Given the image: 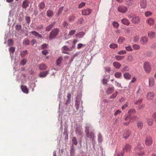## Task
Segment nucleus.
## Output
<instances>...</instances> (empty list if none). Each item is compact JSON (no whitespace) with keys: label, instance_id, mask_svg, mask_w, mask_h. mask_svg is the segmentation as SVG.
Returning <instances> with one entry per match:
<instances>
[{"label":"nucleus","instance_id":"11","mask_svg":"<svg viewBox=\"0 0 156 156\" xmlns=\"http://www.w3.org/2000/svg\"><path fill=\"white\" fill-rule=\"evenodd\" d=\"M154 78L152 77H150L149 80V87H153L154 85Z\"/></svg>","mask_w":156,"mask_h":156},{"label":"nucleus","instance_id":"41","mask_svg":"<svg viewBox=\"0 0 156 156\" xmlns=\"http://www.w3.org/2000/svg\"><path fill=\"white\" fill-rule=\"evenodd\" d=\"M109 47L110 48L115 49L116 48H117L118 45L117 44H111L110 45Z\"/></svg>","mask_w":156,"mask_h":156},{"label":"nucleus","instance_id":"47","mask_svg":"<svg viewBox=\"0 0 156 156\" xmlns=\"http://www.w3.org/2000/svg\"><path fill=\"white\" fill-rule=\"evenodd\" d=\"M25 18L27 23L28 24H29L30 21V17L29 16H27L25 17Z\"/></svg>","mask_w":156,"mask_h":156},{"label":"nucleus","instance_id":"7","mask_svg":"<svg viewBox=\"0 0 156 156\" xmlns=\"http://www.w3.org/2000/svg\"><path fill=\"white\" fill-rule=\"evenodd\" d=\"M114 90V88L112 85L109 86V87L106 90V92L107 94H111Z\"/></svg>","mask_w":156,"mask_h":156},{"label":"nucleus","instance_id":"35","mask_svg":"<svg viewBox=\"0 0 156 156\" xmlns=\"http://www.w3.org/2000/svg\"><path fill=\"white\" fill-rule=\"evenodd\" d=\"M122 76V73L120 72H117L115 74V76L116 78H120Z\"/></svg>","mask_w":156,"mask_h":156},{"label":"nucleus","instance_id":"2","mask_svg":"<svg viewBox=\"0 0 156 156\" xmlns=\"http://www.w3.org/2000/svg\"><path fill=\"white\" fill-rule=\"evenodd\" d=\"M58 32L59 30L57 28L52 30L50 34L49 39L51 40L55 38V37L58 34Z\"/></svg>","mask_w":156,"mask_h":156},{"label":"nucleus","instance_id":"20","mask_svg":"<svg viewBox=\"0 0 156 156\" xmlns=\"http://www.w3.org/2000/svg\"><path fill=\"white\" fill-rule=\"evenodd\" d=\"M21 88L23 92L26 94L28 93L29 92L26 86L22 85Z\"/></svg>","mask_w":156,"mask_h":156},{"label":"nucleus","instance_id":"10","mask_svg":"<svg viewBox=\"0 0 156 156\" xmlns=\"http://www.w3.org/2000/svg\"><path fill=\"white\" fill-rule=\"evenodd\" d=\"M148 38L145 37H142L140 40V42L142 44H146L148 41Z\"/></svg>","mask_w":156,"mask_h":156},{"label":"nucleus","instance_id":"29","mask_svg":"<svg viewBox=\"0 0 156 156\" xmlns=\"http://www.w3.org/2000/svg\"><path fill=\"white\" fill-rule=\"evenodd\" d=\"M125 40V38L123 37H119L118 40V43H122Z\"/></svg>","mask_w":156,"mask_h":156},{"label":"nucleus","instance_id":"12","mask_svg":"<svg viewBox=\"0 0 156 156\" xmlns=\"http://www.w3.org/2000/svg\"><path fill=\"white\" fill-rule=\"evenodd\" d=\"M146 0H141L140 2V6L142 8H145L147 6Z\"/></svg>","mask_w":156,"mask_h":156},{"label":"nucleus","instance_id":"54","mask_svg":"<svg viewBox=\"0 0 156 156\" xmlns=\"http://www.w3.org/2000/svg\"><path fill=\"white\" fill-rule=\"evenodd\" d=\"M98 141L99 142H101L102 141V136L100 133H99L98 136Z\"/></svg>","mask_w":156,"mask_h":156},{"label":"nucleus","instance_id":"21","mask_svg":"<svg viewBox=\"0 0 156 156\" xmlns=\"http://www.w3.org/2000/svg\"><path fill=\"white\" fill-rule=\"evenodd\" d=\"M71 94L70 93H68L67 94V99L66 103V105H68L69 104L71 101Z\"/></svg>","mask_w":156,"mask_h":156},{"label":"nucleus","instance_id":"25","mask_svg":"<svg viewBox=\"0 0 156 156\" xmlns=\"http://www.w3.org/2000/svg\"><path fill=\"white\" fill-rule=\"evenodd\" d=\"M131 149V147L130 145L129 144H126L123 150L124 151H126L128 152Z\"/></svg>","mask_w":156,"mask_h":156},{"label":"nucleus","instance_id":"3","mask_svg":"<svg viewBox=\"0 0 156 156\" xmlns=\"http://www.w3.org/2000/svg\"><path fill=\"white\" fill-rule=\"evenodd\" d=\"M128 10L127 7L122 5L119 6L118 7V10L122 13H125Z\"/></svg>","mask_w":156,"mask_h":156},{"label":"nucleus","instance_id":"16","mask_svg":"<svg viewBox=\"0 0 156 156\" xmlns=\"http://www.w3.org/2000/svg\"><path fill=\"white\" fill-rule=\"evenodd\" d=\"M31 33L36 37L39 38H41L42 36L40 35L39 33L35 31H32L31 32Z\"/></svg>","mask_w":156,"mask_h":156},{"label":"nucleus","instance_id":"26","mask_svg":"<svg viewBox=\"0 0 156 156\" xmlns=\"http://www.w3.org/2000/svg\"><path fill=\"white\" fill-rule=\"evenodd\" d=\"M48 73V71H46L41 72L40 74V76L41 77H45Z\"/></svg>","mask_w":156,"mask_h":156},{"label":"nucleus","instance_id":"36","mask_svg":"<svg viewBox=\"0 0 156 156\" xmlns=\"http://www.w3.org/2000/svg\"><path fill=\"white\" fill-rule=\"evenodd\" d=\"M118 93V92L117 91H116L115 93L112 94V95L109 97V99H114L117 96Z\"/></svg>","mask_w":156,"mask_h":156},{"label":"nucleus","instance_id":"37","mask_svg":"<svg viewBox=\"0 0 156 156\" xmlns=\"http://www.w3.org/2000/svg\"><path fill=\"white\" fill-rule=\"evenodd\" d=\"M23 44L25 45H29L30 44L29 41L28 39L25 38L23 40Z\"/></svg>","mask_w":156,"mask_h":156},{"label":"nucleus","instance_id":"34","mask_svg":"<svg viewBox=\"0 0 156 156\" xmlns=\"http://www.w3.org/2000/svg\"><path fill=\"white\" fill-rule=\"evenodd\" d=\"M27 54V51H23L21 52V55L22 57H24Z\"/></svg>","mask_w":156,"mask_h":156},{"label":"nucleus","instance_id":"44","mask_svg":"<svg viewBox=\"0 0 156 156\" xmlns=\"http://www.w3.org/2000/svg\"><path fill=\"white\" fill-rule=\"evenodd\" d=\"M91 127L89 126L88 125L86 126L85 127V132L86 133L89 132V130L90 129Z\"/></svg>","mask_w":156,"mask_h":156},{"label":"nucleus","instance_id":"53","mask_svg":"<svg viewBox=\"0 0 156 156\" xmlns=\"http://www.w3.org/2000/svg\"><path fill=\"white\" fill-rule=\"evenodd\" d=\"M22 26L20 25H17L16 26V29L17 30H19L21 29Z\"/></svg>","mask_w":156,"mask_h":156},{"label":"nucleus","instance_id":"4","mask_svg":"<svg viewBox=\"0 0 156 156\" xmlns=\"http://www.w3.org/2000/svg\"><path fill=\"white\" fill-rule=\"evenodd\" d=\"M144 67L145 71L147 73H149L151 71V66L148 62H145L144 63Z\"/></svg>","mask_w":156,"mask_h":156},{"label":"nucleus","instance_id":"48","mask_svg":"<svg viewBox=\"0 0 156 156\" xmlns=\"http://www.w3.org/2000/svg\"><path fill=\"white\" fill-rule=\"evenodd\" d=\"M128 60L130 62H133V58L131 55H129L128 57Z\"/></svg>","mask_w":156,"mask_h":156},{"label":"nucleus","instance_id":"40","mask_svg":"<svg viewBox=\"0 0 156 156\" xmlns=\"http://www.w3.org/2000/svg\"><path fill=\"white\" fill-rule=\"evenodd\" d=\"M105 72V73L107 72L108 73H110V72L111 71V68L110 67H106L104 68Z\"/></svg>","mask_w":156,"mask_h":156},{"label":"nucleus","instance_id":"32","mask_svg":"<svg viewBox=\"0 0 156 156\" xmlns=\"http://www.w3.org/2000/svg\"><path fill=\"white\" fill-rule=\"evenodd\" d=\"M124 56H119L116 55L115 56L116 59L118 61H120L122 59H123L124 58Z\"/></svg>","mask_w":156,"mask_h":156},{"label":"nucleus","instance_id":"46","mask_svg":"<svg viewBox=\"0 0 156 156\" xmlns=\"http://www.w3.org/2000/svg\"><path fill=\"white\" fill-rule=\"evenodd\" d=\"M145 15L146 16L148 17L151 16L152 15V13L150 11H147L145 12Z\"/></svg>","mask_w":156,"mask_h":156},{"label":"nucleus","instance_id":"8","mask_svg":"<svg viewBox=\"0 0 156 156\" xmlns=\"http://www.w3.org/2000/svg\"><path fill=\"white\" fill-rule=\"evenodd\" d=\"M86 136L92 141L93 140L95 137L94 134L92 132H89L87 133Z\"/></svg>","mask_w":156,"mask_h":156},{"label":"nucleus","instance_id":"9","mask_svg":"<svg viewBox=\"0 0 156 156\" xmlns=\"http://www.w3.org/2000/svg\"><path fill=\"white\" fill-rule=\"evenodd\" d=\"M136 111L135 109H130L128 112V114H129V115H127L126 116V117L125 118V120L126 121L127 119H130V115L132 114H134L136 113Z\"/></svg>","mask_w":156,"mask_h":156},{"label":"nucleus","instance_id":"58","mask_svg":"<svg viewBox=\"0 0 156 156\" xmlns=\"http://www.w3.org/2000/svg\"><path fill=\"white\" fill-rule=\"evenodd\" d=\"M75 16L74 15H72L69 19V20L70 21H73L75 18Z\"/></svg>","mask_w":156,"mask_h":156},{"label":"nucleus","instance_id":"18","mask_svg":"<svg viewBox=\"0 0 156 156\" xmlns=\"http://www.w3.org/2000/svg\"><path fill=\"white\" fill-rule=\"evenodd\" d=\"M154 95V93L149 92L147 95V98L148 100H151L153 99Z\"/></svg>","mask_w":156,"mask_h":156},{"label":"nucleus","instance_id":"30","mask_svg":"<svg viewBox=\"0 0 156 156\" xmlns=\"http://www.w3.org/2000/svg\"><path fill=\"white\" fill-rule=\"evenodd\" d=\"M126 4L129 6H131L133 5L134 3L133 0H126Z\"/></svg>","mask_w":156,"mask_h":156},{"label":"nucleus","instance_id":"31","mask_svg":"<svg viewBox=\"0 0 156 156\" xmlns=\"http://www.w3.org/2000/svg\"><path fill=\"white\" fill-rule=\"evenodd\" d=\"M53 15L52 11L51 10H48L47 12L46 15L49 17H51Z\"/></svg>","mask_w":156,"mask_h":156},{"label":"nucleus","instance_id":"45","mask_svg":"<svg viewBox=\"0 0 156 156\" xmlns=\"http://www.w3.org/2000/svg\"><path fill=\"white\" fill-rule=\"evenodd\" d=\"M133 47L134 49L136 50H138L140 48V47L139 45L136 44H134L133 46Z\"/></svg>","mask_w":156,"mask_h":156},{"label":"nucleus","instance_id":"6","mask_svg":"<svg viewBox=\"0 0 156 156\" xmlns=\"http://www.w3.org/2000/svg\"><path fill=\"white\" fill-rule=\"evenodd\" d=\"M145 143L146 145L149 146L151 145L152 141L151 138L149 137H147L145 140Z\"/></svg>","mask_w":156,"mask_h":156},{"label":"nucleus","instance_id":"57","mask_svg":"<svg viewBox=\"0 0 156 156\" xmlns=\"http://www.w3.org/2000/svg\"><path fill=\"white\" fill-rule=\"evenodd\" d=\"M129 70V69L128 66H124L123 69L122 70V71H128Z\"/></svg>","mask_w":156,"mask_h":156},{"label":"nucleus","instance_id":"50","mask_svg":"<svg viewBox=\"0 0 156 156\" xmlns=\"http://www.w3.org/2000/svg\"><path fill=\"white\" fill-rule=\"evenodd\" d=\"M62 48L63 49V51H70V48H68L66 46H63L62 47Z\"/></svg>","mask_w":156,"mask_h":156},{"label":"nucleus","instance_id":"15","mask_svg":"<svg viewBox=\"0 0 156 156\" xmlns=\"http://www.w3.org/2000/svg\"><path fill=\"white\" fill-rule=\"evenodd\" d=\"M55 24V23L53 22L48 25L46 28V31H49L53 27Z\"/></svg>","mask_w":156,"mask_h":156},{"label":"nucleus","instance_id":"28","mask_svg":"<svg viewBox=\"0 0 156 156\" xmlns=\"http://www.w3.org/2000/svg\"><path fill=\"white\" fill-rule=\"evenodd\" d=\"M38 6L39 9L43 10L45 8V4L44 2H42L39 4Z\"/></svg>","mask_w":156,"mask_h":156},{"label":"nucleus","instance_id":"49","mask_svg":"<svg viewBox=\"0 0 156 156\" xmlns=\"http://www.w3.org/2000/svg\"><path fill=\"white\" fill-rule=\"evenodd\" d=\"M75 32L76 30H72L69 32L68 35L72 36L73 35Z\"/></svg>","mask_w":156,"mask_h":156},{"label":"nucleus","instance_id":"52","mask_svg":"<svg viewBox=\"0 0 156 156\" xmlns=\"http://www.w3.org/2000/svg\"><path fill=\"white\" fill-rule=\"evenodd\" d=\"M126 51L125 50H122L119 51L118 52V54L119 55H124L126 54Z\"/></svg>","mask_w":156,"mask_h":156},{"label":"nucleus","instance_id":"39","mask_svg":"<svg viewBox=\"0 0 156 156\" xmlns=\"http://www.w3.org/2000/svg\"><path fill=\"white\" fill-rule=\"evenodd\" d=\"M62 59V57H60L56 61V65L57 66H58L60 64Z\"/></svg>","mask_w":156,"mask_h":156},{"label":"nucleus","instance_id":"33","mask_svg":"<svg viewBox=\"0 0 156 156\" xmlns=\"http://www.w3.org/2000/svg\"><path fill=\"white\" fill-rule=\"evenodd\" d=\"M137 125L138 128L141 129L143 126V123L141 121L137 123Z\"/></svg>","mask_w":156,"mask_h":156},{"label":"nucleus","instance_id":"17","mask_svg":"<svg viewBox=\"0 0 156 156\" xmlns=\"http://www.w3.org/2000/svg\"><path fill=\"white\" fill-rule=\"evenodd\" d=\"M121 22L123 24L126 25H129L130 24L129 20L123 18L121 20Z\"/></svg>","mask_w":156,"mask_h":156},{"label":"nucleus","instance_id":"61","mask_svg":"<svg viewBox=\"0 0 156 156\" xmlns=\"http://www.w3.org/2000/svg\"><path fill=\"white\" fill-rule=\"evenodd\" d=\"M15 48L13 47H11L10 48L9 51L10 52L13 53L15 51Z\"/></svg>","mask_w":156,"mask_h":156},{"label":"nucleus","instance_id":"60","mask_svg":"<svg viewBox=\"0 0 156 156\" xmlns=\"http://www.w3.org/2000/svg\"><path fill=\"white\" fill-rule=\"evenodd\" d=\"M42 53L43 54L46 55L48 53V51L46 50H44L42 51Z\"/></svg>","mask_w":156,"mask_h":156},{"label":"nucleus","instance_id":"51","mask_svg":"<svg viewBox=\"0 0 156 156\" xmlns=\"http://www.w3.org/2000/svg\"><path fill=\"white\" fill-rule=\"evenodd\" d=\"M39 18L40 19H41V20H44V14L43 12H41L39 15Z\"/></svg>","mask_w":156,"mask_h":156},{"label":"nucleus","instance_id":"62","mask_svg":"<svg viewBox=\"0 0 156 156\" xmlns=\"http://www.w3.org/2000/svg\"><path fill=\"white\" fill-rule=\"evenodd\" d=\"M128 105V103L127 102L122 107V110L125 109L126 107H127Z\"/></svg>","mask_w":156,"mask_h":156},{"label":"nucleus","instance_id":"38","mask_svg":"<svg viewBox=\"0 0 156 156\" xmlns=\"http://www.w3.org/2000/svg\"><path fill=\"white\" fill-rule=\"evenodd\" d=\"M72 141L73 143L75 145H76L77 144L78 142L77 140L75 137H73Z\"/></svg>","mask_w":156,"mask_h":156},{"label":"nucleus","instance_id":"19","mask_svg":"<svg viewBox=\"0 0 156 156\" xmlns=\"http://www.w3.org/2000/svg\"><path fill=\"white\" fill-rule=\"evenodd\" d=\"M39 69L42 70H45L47 68V66L44 63L39 64L38 65Z\"/></svg>","mask_w":156,"mask_h":156},{"label":"nucleus","instance_id":"63","mask_svg":"<svg viewBox=\"0 0 156 156\" xmlns=\"http://www.w3.org/2000/svg\"><path fill=\"white\" fill-rule=\"evenodd\" d=\"M139 39V37L138 36H135L134 38V41L135 42H137L138 41Z\"/></svg>","mask_w":156,"mask_h":156},{"label":"nucleus","instance_id":"59","mask_svg":"<svg viewBox=\"0 0 156 156\" xmlns=\"http://www.w3.org/2000/svg\"><path fill=\"white\" fill-rule=\"evenodd\" d=\"M144 145L143 144H139L137 146V147L139 149H141L143 147Z\"/></svg>","mask_w":156,"mask_h":156},{"label":"nucleus","instance_id":"64","mask_svg":"<svg viewBox=\"0 0 156 156\" xmlns=\"http://www.w3.org/2000/svg\"><path fill=\"white\" fill-rule=\"evenodd\" d=\"M152 117L156 121V112H155L152 115Z\"/></svg>","mask_w":156,"mask_h":156},{"label":"nucleus","instance_id":"55","mask_svg":"<svg viewBox=\"0 0 156 156\" xmlns=\"http://www.w3.org/2000/svg\"><path fill=\"white\" fill-rule=\"evenodd\" d=\"M85 5V4L84 2H83L80 3L79 5L78 8H81L84 6Z\"/></svg>","mask_w":156,"mask_h":156},{"label":"nucleus","instance_id":"24","mask_svg":"<svg viewBox=\"0 0 156 156\" xmlns=\"http://www.w3.org/2000/svg\"><path fill=\"white\" fill-rule=\"evenodd\" d=\"M29 6L28 2L27 0H25L23 2L22 7L23 8L26 9Z\"/></svg>","mask_w":156,"mask_h":156},{"label":"nucleus","instance_id":"22","mask_svg":"<svg viewBox=\"0 0 156 156\" xmlns=\"http://www.w3.org/2000/svg\"><path fill=\"white\" fill-rule=\"evenodd\" d=\"M124 76L125 79L127 80H129L130 79L131 76L129 73L126 72L124 74Z\"/></svg>","mask_w":156,"mask_h":156},{"label":"nucleus","instance_id":"56","mask_svg":"<svg viewBox=\"0 0 156 156\" xmlns=\"http://www.w3.org/2000/svg\"><path fill=\"white\" fill-rule=\"evenodd\" d=\"M126 50L128 51H131L133 50L132 48L130 46H128L126 47Z\"/></svg>","mask_w":156,"mask_h":156},{"label":"nucleus","instance_id":"13","mask_svg":"<svg viewBox=\"0 0 156 156\" xmlns=\"http://www.w3.org/2000/svg\"><path fill=\"white\" fill-rule=\"evenodd\" d=\"M123 133V137L125 139H127L129 136L130 133V130H124Z\"/></svg>","mask_w":156,"mask_h":156},{"label":"nucleus","instance_id":"23","mask_svg":"<svg viewBox=\"0 0 156 156\" xmlns=\"http://www.w3.org/2000/svg\"><path fill=\"white\" fill-rule=\"evenodd\" d=\"M113 66L116 69H119L121 65L118 62H114L113 63Z\"/></svg>","mask_w":156,"mask_h":156},{"label":"nucleus","instance_id":"1","mask_svg":"<svg viewBox=\"0 0 156 156\" xmlns=\"http://www.w3.org/2000/svg\"><path fill=\"white\" fill-rule=\"evenodd\" d=\"M131 21L135 24L138 23L140 22V17L133 14H130L128 16Z\"/></svg>","mask_w":156,"mask_h":156},{"label":"nucleus","instance_id":"27","mask_svg":"<svg viewBox=\"0 0 156 156\" xmlns=\"http://www.w3.org/2000/svg\"><path fill=\"white\" fill-rule=\"evenodd\" d=\"M148 36L150 38H153L155 36V33L154 32H150L148 33Z\"/></svg>","mask_w":156,"mask_h":156},{"label":"nucleus","instance_id":"42","mask_svg":"<svg viewBox=\"0 0 156 156\" xmlns=\"http://www.w3.org/2000/svg\"><path fill=\"white\" fill-rule=\"evenodd\" d=\"M147 121L148 124L149 126H151L153 124V121L152 119H148L147 120Z\"/></svg>","mask_w":156,"mask_h":156},{"label":"nucleus","instance_id":"5","mask_svg":"<svg viewBox=\"0 0 156 156\" xmlns=\"http://www.w3.org/2000/svg\"><path fill=\"white\" fill-rule=\"evenodd\" d=\"M91 9H83L82 12V14L84 16H87L90 15L92 12Z\"/></svg>","mask_w":156,"mask_h":156},{"label":"nucleus","instance_id":"14","mask_svg":"<svg viewBox=\"0 0 156 156\" xmlns=\"http://www.w3.org/2000/svg\"><path fill=\"white\" fill-rule=\"evenodd\" d=\"M146 23L150 26L153 25L154 23V20L153 19L150 18L146 20Z\"/></svg>","mask_w":156,"mask_h":156},{"label":"nucleus","instance_id":"43","mask_svg":"<svg viewBox=\"0 0 156 156\" xmlns=\"http://www.w3.org/2000/svg\"><path fill=\"white\" fill-rule=\"evenodd\" d=\"M112 25L115 27L116 28H117L119 27V24L118 23L115 21H114L113 22Z\"/></svg>","mask_w":156,"mask_h":156}]
</instances>
